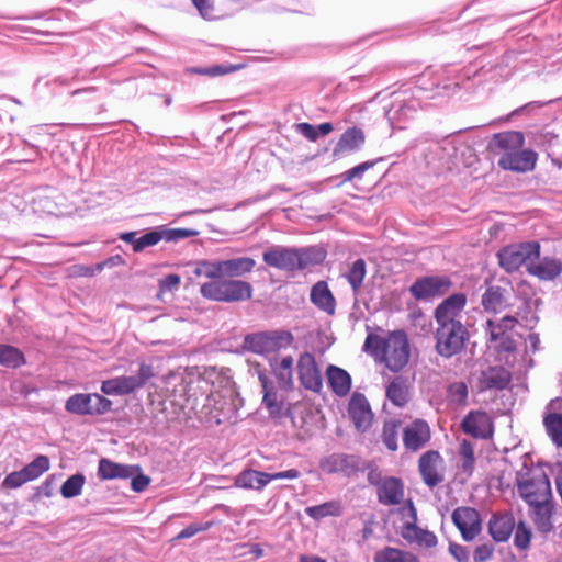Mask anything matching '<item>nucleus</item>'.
Wrapping results in <instances>:
<instances>
[{
  "instance_id": "obj_1",
  "label": "nucleus",
  "mask_w": 562,
  "mask_h": 562,
  "mask_svg": "<svg viewBox=\"0 0 562 562\" xmlns=\"http://www.w3.org/2000/svg\"><path fill=\"white\" fill-rule=\"evenodd\" d=\"M467 304L464 293H453L435 310L437 324L435 331L436 352L446 359L459 355L465 348L469 331L462 323V312Z\"/></svg>"
},
{
  "instance_id": "obj_2",
  "label": "nucleus",
  "mask_w": 562,
  "mask_h": 562,
  "mask_svg": "<svg viewBox=\"0 0 562 562\" xmlns=\"http://www.w3.org/2000/svg\"><path fill=\"white\" fill-rule=\"evenodd\" d=\"M200 293L207 300L232 303L249 300L252 295V286L244 280L220 278L203 283Z\"/></svg>"
},
{
  "instance_id": "obj_3",
  "label": "nucleus",
  "mask_w": 562,
  "mask_h": 562,
  "mask_svg": "<svg viewBox=\"0 0 562 562\" xmlns=\"http://www.w3.org/2000/svg\"><path fill=\"white\" fill-rule=\"evenodd\" d=\"M516 485L519 496L529 505L552 499L551 483L547 474L539 469L517 472Z\"/></svg>"
},
{
  "instance_id": "obj_4",
  "label": "nucleus",
  "mask_w": 562,
  "mask_h": 562,
  "mask_svg": "<svg viewBox=\"0 0 562 562\" xmlns=\"http://www.w3.org/2000/svg\"><path fill=\"white\" fill-rule=\"evenodd\" d=\"M293 335L288 330H271L246 335L244 348L255 353H271L290 347Z\"/></svg>"
},
{
  "instance_id": "obj_5",
  "label": "nucleus",
  "mask_w": 562,
  "mask_h": 562,
  "mask_svg": "<svg viewBox=\"0 0 562 562\" xmlns=\"http://www.w3.org/2000/svg\"><path fill=\"white\" fill-rule=\"evenodd\" d=\"M499 265L508 272L518 270L526 266L528 270L529 262L538 259L540 256V245L537 241L509 245L498 251Z\"/></svg>"
},
{
  "instance_id": "obj_6",
  "label": "nucleus",
  "mask_w": 562,
  "mask_h": 562,
  "mask_svg": "<svg viewBox=\"0 0 562 562\" xmlns=\"http://www.w3.org/2000/svg\"><path fill=\"white\" fill-rule=\"evenodd\" d=\"M409 355L408 339L403 330L394 331L386 337L382 358L391 371H401L408 363Z\"/></svg>"
},
{
  "instance_id": "obj_7",
  "label": "nucleus",
  "mask_w": 562,
  "mask_h": 562,
  "mask_svg": "<svg viewBox=\"0 0 562 562\" xmlns=\"http://www.w3.org/2000/svg\"><path fill=\"white\" fill-rule=\"evenodd\" d=\"M198 235L199 232L191 228H168L167 226H158L138 237L137 244L135 245V252H140L147 247L155 246L160 240L177 243Z\"/></svg>"
},
{
  "instance_id": "obj_8",
  "label": "nucleus",
  "mask_w": 562,
  "mask_h": 562,
  "mask_svg": "<svg viewBox=\"0 0 562 562\" xmlns=\"http://www.w3.org/2000/svg\"><path fill=\"white\" fill-rule=\"evenodd\" d=\"M452 283L448 277L429 276L417 279L409 288L411 294L418 301L441 296L449 291Z\"/></svg>"
},
{
  "instance_id": "obj_9",
  "label": "nucleus",
  "mask_w": 562,
  "mask_h": 562,
  "mask_svg": "<svg viewBox=\"0 0 562 562\" xmlns=\"http://www.w3.org/2000/svg\"><path fill=\"white\" fill-rule=\"evenodd\" d=\"M452 521L465 541H472L482 530L480 513L472 507H457L451 515Z\"/></svg>"
},
{
  "instance_id": "obj_10",
  "label": "nucleus",
  "mask_w": 562,
  "mask_h": 562,
  "mask_svg": "<svg viewBox=\"0 0 562 562\" xmlns=\"http://www.w3.org/2000/svg\"><path fill=\"white\" fill-rule=\"evenodd\" d=\"M297 374L302 386L308 391L319 393L323 387V378L315 357L303 352L297 360Z\"/></svg>"
},
{
  "instance_id": "obj_11",
  "label": "nucleus",
  "mask_w": 562,
  "mask_h": 562,
  "mask_svg": "<svg viewBox=\"0 0 562 562\" xmlns=\"http://www.w3.org/2000/svg\"><path fill=\"white\" fill-rule=\"evenodd\" d=\"M429 425L423 419H415L402 429L403 446L408 452H417L430 440Z\"/></svg>"
},
{
  "instance_id": "obj_12",
  "label": "nucleus",
  "mask_w": 562,
  "mask_h": 562,
  "mask_svg": "<svg viewBox=\"0 0 562 562\" xmlns=\"http://www.w3.org/2000/svg\"><path fill=\"white\" fill-rule=\"evenodd\" d=\"M319 469L328 474L342 473L350 476L359 471V458L355 454L331 453L319 460Z\"/></svg>"
},
{
  "instance_id": "obj_13",
  "label": "nucleus",
  "mask_w": 562,
  "mask_h": 562,
  "mask_svg": "<svg viewBox=\"0 0 562 562\" xmlns=\"http://www.w3.org/2000/svg\"><path fill=\"white\" fill-rule=\"evenodd\" d=\"M442 458L438 451L429 450L423 453L418 460V471L423 482L434 488L443 482V474L439 471Z\"/></svg>"
},
{
  "instance_id": "obj_14",
  "label": "nucleus",
  "mask_w": 562,
  "mask_h": 562,
  "mask_svg": "<svg viewBox=\"0 0 562 562\" xmlns=\"http://www.w3.org/2000/svg\"><path fill=\"white\" fill-rule=\"evenodd\" d=\"M349 416L360 432L367 431L373 422V413L369 401L361 393H353L348 405Z\"/></svg>"
},
{
  "instance_id": "obj_15",
  "label": "nucleus",
  "mask_w": 562,
  "mask_h": 562,
  "mask_svg": "<svg viewBox=\"0 0 562 562\" xmlns=\"http://www.w3.org/2000/svg\"><path fill=\"white\" fill-rule=\"evenodd\" d=\"M408 510L412 521H406L403 527L401 535L411 543H417L419 547L432 548L437 544V537L434 532L420 529L416 526L417 514L413 503L408 502Z\"/></svg>"
},
{
  "instance_id": "obj_16",
  "label": "nucleus",
  "mask_w": 562,
  "mask_h": 562,
  "mask_svg": "<svg viewBox=\"0 0 562 562\" xmlns=\"http://www.w3.org/2000/svg\"><path fill=\"white\" fill-rule=\"evenodd\" d=\"M537 154L530 149L504 153L498 159V166L504 170L527 172L535 168Z\"/></svg>"
},
{
  "instance_id": "obj_17",
  "label": "nucleus",
  "mask_w": 562,
  "mask_h": 562,
  "mask_svg": "<svg viewBox=\"0 0 562 562\" xmlns=\"http://www.w3.org/2000/svg\"><path fill=\"white\" fill-rule=\"evenodd\" d=\"M463 432L474 438L487 439L493 435V423L490 415L482 411L470 412L462 420Z\"/></svg>"
},
{
  "instance_id": "obj_18",
  "label": "nucleus",
  "mask_w": 562,
  "mask_h": 562,
  "mask_svg": "<svg viewBox=\"0 0 562 562\" xmlns=\"http://www.w3.org/2000/svg\"><path fill=\"white\" fill-rule=\"evenodd\" d=\"M422 108L420 102L415 98L395 101L385 112V116L393 126L403 128L402 124L413 119Z\"/></svg>"
},
{
  "instance_id": "obj_19",
  "label": "nucleus",
  "mask_w": 562,
  "mask_h": 562,
  "mask_svg": "<svg viewBox=\"0 0 562 562\" xmlns=\"http://www.w3.org/2000/svg\"><path fill=\"white\" fill-rule=\"evenodd\" d=\"M543 425L551 440L562 447V398H555L547 406Z\"/></svg>"
},
{
  "instance_id": "obj_20",
  "label": "nucleus",
  "mask_w": 562,
  "mask_h": 562,
  "mask_svg": "<svg viewBox=\"0 0 562 562\" xmlns=\"http://www.w3.org/2000/svg\"><path fill=\"white\" fill-rule=\"evenodd\" d=\"M528 273L542 281H552L562 273V261L554 257L539 256L529 262Z\"/></svg>"
},
{
  "instance_id": "obj_21",
  "label": "nucleus",
  "mask_w": 562,
  "mask_h": 562,
  "mask_svg": "<svg viewBox=\"0 0 562 562\" xmlns=\"http://www.w3.org/2000/svg\"><path fill=\"white\" fill-rule=\"evenodd\" d=\"M295 248L274 246L262 255L263 261L273 268L286 271L295 270Z\"/></svg>"
},
{
  "instance_id": "obj_22",
  "label": "nucleus",
  "mask_w": 562,
  "mask_h": 562,
  "mask_svg": "<svg viewBox=\"0 0 562 562\" xmlns=\"http://www.w3.org/2000/svg\"><path fill=\"white\" fill-rule=\"evenodd\" d=\"M258 379L262 386L263 397L262 404L268 409L269 415L272 418H280L283 416L284 401L281 397L274 385L269 381L268 376L263 372L258 373Z\"/></svg>"
},
{
  "instance_id": "obj_23",
  "label": "nucleus",
  "mask_w": 562,
  "mask_h": 562,
  "mask_svg": "<svg viewBox=\"0 0 562 562\" xmlns=\"http://www.w3.org/2000/svg\"><path fill=\"white\" fill-rule=\"evenodd\" d=\"M364 133L359 127L347 128L338 139L336 146L333 149L335 157H344L345 155L359 150L364 144Z\"/></svg>"
},
{
  "instance_id": "obj_24",
  "label": "nucleus",
  "mask_w": 562,
  "mask_h": 562,
  "mask_svg": "<svg viewBox=\"0 0 562 562\" xmlns=\"http://www.w3.org/2000/svg\"><path fill=\"white\" fill-rule=\"evenodd\" d=\"M515 518L510 513L493 514L488 522V532L496 542H505L515 529Z\"/></svg>"
},
{
  "instance_id": "obj_25",
  "label": "nucleus",
  "mask_w": 562,
  "mask_h": 562,
  "mask_svg": "<svg viewBox=\"0 0 562 562\" xmlns=\"http://www.w3.org/2000/svg\"><path fill=\"white\" fill-rule=\"evenodd\" d=\"M404 497V487L400 479L386 477L378 486V499L383 505H398Z\"/></svg>"
},
{
  "instance_id": "obj_26",
  "label": "nucleus",
  "mask_w": 562,
  "mask_h": 562,
  "mask_svg": "<svg viewBox=\"0 0 562 562\" xmlns=\"http://www.w3.org/2000/svg\"><path fill=\"white\" fill-rule=\"evenodd\" d=\"M140 470L138 465H127L102 458L98 465V475L102 480L130 479Z\"/></svg>"
},
{
  "instance_id": "obj_27",
  "label": "nucleus",
  "mask_w": 562,
  "mask_h": 562,
  "mask_svg": "<svg viewBox=\"0 0 562 562\" xmlns=\"http://www.w3.org/2000/svg\"><path fill=\"white\" fill-rule=\"evenodd\" d=\"M256 266V261L250 257H237L226 260H220L221 278H241L250 273Z\"/></svg>"
},
{
  "instance_id": "obj_28",
  "label": "nucleus",
  "mask_w": 562,
  "mask_h": 562,
  "mask_svg": "<svg viewBox=\"0 0 562 562\" xmlns=\"http://www.w3.org/2000/svg\"><path fill=\"white\" fill-rule=\"evenodd\" d=\"M530 516L537 527V529L547 533L551 531L552 525V513H553V503L552 499H547L543 502H538L533 505H529Z\"/></svg>"
},
{
  "instance_id": "obj_29",
  "label": "nucleus",
  "mask_w": 562,
  "mask_h": 562,
  "mask_svg": "<svg viewBox=\"0 0 562 562\" xmlns=\"http://www.w3.org/2000/svg\"><path fill=\"white\" fill-rule=\"evenodd\" d=\"M311 302L328 315H333L336 308V301L325 281L316 282L310 294Z\"/></svg>"
},
{
  "instance_id": "obj_30",
  "label": "nucleus",
  "mask_w": 562,
  "mask_h": 562,
  "mask_svg": "<svg viewBox=\"0 0 562 562\" xmlns=\"http://www.w3.org/2000/svg\"><path fill=\"white\" fill-rule=\"evenodd\" d=\"M509 379V373L503 367H490L482 371L479 383L482 390H503Z\"/></svg>"
},
{
  "instance_id": "obj_31",
  "label": "nucleus",
  "mask_w": 562,
  "mask_h": 562,
  "mask_svg": "<svg viewBox=\"0 0 562 562\" xmlns=\"http://www.w3.org/2000/svg\"><path fill=\"white\" fill-rule=\"evenodd\" d=\"M295 270H304L319 265L326 258V251L318 246L295 248Z\"/></svg>"
},
{
  "instance_id": "obj_32",
  "label": "nucleus",
  "mask_w": 562,
  "mask_h": 562,
  "mask_svg": "<svg viewBox=\"0 0 562 562\" xmlns=\"http://www.w3.org/2000/svg\"><path fill=\"white\" fill-rule=\"evenodd\" d=\"M327 380L331 391L338 396H345L351 389V376L349 373L336 366H328Z\"/></svg>"
},
{
  "instance_id": "obj_33",
  "label": "nucleus",
  "mask_w": 562,
  "mask_h": 562,
  "mask_svg": "<svg viewBox=\"0 0 562 562\" xmlns=\"http://www.w3.org/2000/svg\"><path fill=\"white\" fill-rule=\"evenodd\" d=\"M506 290L501 286H488L482 295V306L488 313H501L507 305Z\"/></svg>"
},
{
  "instance_id": "obj_34",
  "label": "nucleus",
  "mask_w": 562,
  "mask_h": 562,
  "mask_svg": "<svg viewBox=\"0 0 562 562\" xmlns=\"http://www.w3.org/2000/svg\"><path fill=\"white\" fill-rule=\"evenodd\" d=\"M57 191L52 188L38 190L32 200L33 210L40 214H55L58 211L55 198Z\"/></svg>"
},
{
  "instance_id": "obj_35",
  "label": "nucleus",
  "mask_w": 562,
  "mask_h": 562,
  "mask_svg": "<svg viewBox=\"0 0 562 562\" xmlns=\"http://www.w3.org/2000/svg\"><path fill=\"white\" fill-rule=\"evenodd\" d=\"M270 482L269 473L248 469L235 479V485L241 488L261 490Z\"/></svg>"
},
{
  "instance_id": "obj_36",
  "label": "nucleus",
  "mask_w": 562,
  "mask_h": 562,
  "mask_svg": "<svg viewBox=\"0 0 562 562\" xmlns=\"http://www.w3.org/2000/svg\"><path fill=\"white\" fill-rule=\"evenodd\" d=\"M137 390L131 375H121L102 382L101 391L106 395H127Z\"/></svg>"
},
{
  "instance_id": "obj_37",
  "label": "nucleus",
  "mask_w": 562,
  "mask_h": 562,
  "mask_svg": "<svg viewBox=\"0 0 562 562\" xmlns=\"http://www.w3.org/2000/svg\"><path fill=\"white\" fill-rule=\"evenodd\" d=\"M374 562H420L419 558L411 551L394 547H384L375 552Z\"/></svg>"
},
{
  "instance_id": "obj_38",
  "label": "nucleus",
  "mask_w": 562,
  "mask_h": 562,
  "mask_svg": "<svg viewBox=\"0 0 562 562\" xmlns=\"http://www.w3.org/2000/svg\"><path fill=\"white\" fill-rule=\"evenodd\" d=\"M272 370L282 390L293 389V358L291 356L283 357L280 362L272 364Z\"/></svg>"
},
{
  "instance_id": "obj_39",
  "label": "nucleus",
  "mask_w": 562,
  "mask_h": 562,
  "mask_svg": "<svg viewBox=\"0 0 562 562\" xmlns=\"http://www.w3.org/2000/svg\"><path fill=\"white\" fill-rule=\"evenodd\" d=\"M386 398L395 406L403 407L409 400V391L406 381L402 376H396L385 391Z\"/></svg>"
},
{
  "instance_id": "obj_40",
  "label": "nucleus",
  "mask_w": 562,
  "mask_h": 562,
  "mask_svg": "<svg viewBox=\"0 0 562 562\" xmlns=\"http://www.w3.org/2000/svg\"><path fill=\"white\" fill-rule=\"evenodd\" d=\"M495 146L504 153L516 151L524 146L525 137L521 132L510 131L494 135Z\"/></svg>"
},
{
  "instance_id": "obj_41",
  "label": "nucleus",
  "mask_w": 562,
  "mask_h": 562,
  "mask_svg": "<svg viewBox=\"0 0 562 562\" xmlns=\"http://www.w3.org/2000/svg\"><path fill=\"white\" fill-rule=\"evenodd\" d=\"M402 422L400 419L385 420L382 428L381 439L390 451L398 449V437L402 434Z\"/></svg>"
},
{
  "instance_id": "obj_42",
  "label": "nucleus",
  "mask_w": 562,
  "mask_h": 562,
  "mask_svg": "<svg viewBox=\"0 0 562 562\" xmlns=\"http://www.w3.org/2000/svg\"><path fill=\"white\" fill-rule=\"evenodd\" d=\"M366 274L367 265L363 259H357L353 261L346 273V279L348 280L355 295H358L360 292Z\"/></svg>"
},
{
  "instance_id": "obj_43",
  "label": "nucleus",
  "mask_w": 562,
  "mask_h": 562,
  "mask_svg": "<svg viewBox=\"0 0 562 562\" xmlns=\"http://www.w3.org/2000/svg\"><path fill=\"white\" fill-rule=\"evenodd\" d=\"M304 512L308 517L315 520H321L326 517L340 516L341 507L338 502L331 501L316 506H308Z\"/></svg>"
},
{
  "instance_id": "obj_44",
  "label": "nucleus",
  "mask_w": 562,
  "mask_h": 562,
  "mask_svg": "<svg viewBox=\"0 0 562 562\" xmlns=\"http://www.w3.org/2000/svg\"><path fill=\"white\" fill-rule=\"evenodd\" d=\"M65 409L76 415H91L90 394L77 393L71 395L65 404Z\"/></svg>"
},
{
  "instance_id": "obj_45",
  "label": "nucleus",
  "mask_w": 562,
  "mask_h": 562,
  "mask_svg": "<svg viewBox=\"0 0 562 562\" xmlns=\"http://www.w3.org/2000/svg\"><path fill=\"white\" fill-rule=\"evenodd\" d=\"M333 124L329 122L314 126L310 123H299L295 131L311 142H316L319 136L328 135L333 131Z\"/></svg>"
},
{
  "instance_id": "obj_46",
  "label": "nucleus",
  "mask_w": 562,
  "mask_h": 562,
  "mask_svg": "<svg viewBox=\"0 0 562 562\" xmlns=\"http://www.w3.org/2000/svg\"><path fill=\"white\" fill-rule=\"evenodd\" d=\"M191 273L196 277H205L211 279V281L217 280L221 278V267L220 260L217 261H209V260H200L192 263Z\"/></svg>"
},
{
  "instance_id": "obj_47",
  "label": "nucleus",
  "mask_w": 562,
  "mask_h": 562,
  "mask_svg": "<svg viewBox=\"0 0 562 562\" xmlns=\"http://www.w3.org/2000/svg\"><path fill=\"white\" fill-rule=\"evenodd\" d=\"M24 362V356L18 348L0 345V364L8 368H19Z\"/></svg>"
},
{
  "instance_id": "obj_48",
  "label": "nucleus",
  "mask_w": 562,
  "mask_h": 562,
  "mask_svg": "<svg viewBox=\"0 0 562 562\" xmlns=\"http://www.w3.org/2000/svg\"><path fill=\"white\" fill-rule=\"evenodd\" d=\"M50 465L49 459L46 456H37L31 463L23 468L24 474L29 481L36 480L44 472L48 471Z\"/></svg>"
},
{
  "instance_id": "obj_49",
  "label": "nucleus",
  "mask_w": 562,
  "mask_h": 562,
  "mask_svg": "<svg viewBox=\"0 0 562 562\" xmlns=\"http://www.w3.org/2000/svg\"><path fill=\"white\" fill-rule=\"evenodd\" d=\"M85 476L80 473L74 474L68 477L61 485L60 493L65 498H72L81 494Z\"/></svg>"
},
{
  "instance_id": "obj_50",
  "label": "nucleus",
  "mask_w": 562,
  "mask_h": 562,
  "mask_svg": "<svg viewBox=\"0 0 562 562\" xmlns=\"http://www.w3.org/2000/svg\"><path fill=\"white\" fill-rule=\"evenodd\" d=\"M530 540H531L530 527L526 522L519 521L515 526L514 544L520 550H526L530 544Z\"/></svg>"
},
{
  "instance_id": "obj_51",
  "label": "nucleus",
  "mask_w": 562,
  "mask_h": 562,
  "mask_svg": "<svg viewBox=\"0 0 562 562\" xmlns=\"http://www.w3.org/2000/svg\"><path fill=\"white\" fill-rule=\"evenodd\" d=\"M448 398L451 403L463 405L468 398V386L464 382H454L448 386Z\"/></svg>"
},
{
  "instance_id": "obj_52",
  "label": "nucleus",
  "mask_w": 562,
  "mask_h": 562,
  "mask_svg": "<svg viewBox=\"0 0 562 562\" xmlns=\"http://www.w3.org/2000/svg\"><path fill=\"white\" fill-rule=\"evenodd\" d=\"M490 348L495 349L498 353L512 352L516 348L515 340L509 333L498 336L497 338H488Z\"/></svg>"
},
{
  "instance_id": "obj_53",
  "label": "nucleus",
  "mask_w": 562,
  "mask_h": 562,
  "mask_svg": "<svg viewBox=\"0 0 562 562\" xmlns=\"http://www.w3.org/2000/svg\"><path fill=\"white\" fill-rule=\"evenodd\" d=\"M91 415H103L111 409L112 402L97 393H91Z\"/></svg>"
},
{
  "instance_id": "obj_54",
  "label": "nucleus",
  "mask_w": 562,
  "mask_h": 562,
  "mask_svg": "<svg viewBox=\"0 0 562 562\" xmlns=\"http://www.w3.org/2000/svg\"><path fill=\"white\" fill-rule=\"evenodd\" d=\"M385 345L386 338H382L378 335L370 334L366 338L364 350L367 352H371L374 356L383 355Z\"/></svg>"
},
{
  "instance_id": "obj_55",
  "label": "nucleus",
  "mask_w": 562,
  "mask_h": 562,
  "mask_svg": "<svg viewBox=\"0 0 562 562\" xmlns=\"http://www.w3.org/2000/svg\"><path fill=\"white\" fill-rule=\"evenodd\" d=\"M238 68H239V66H233V65H215V66H211V67L199 68L195 70V72H198L200 75L210 76V77H217V76L233 72V71L237 70Z\"/></svg>"
},
{
  "instance_id": "obj_56",
  "label": "nucleus",
  "mask_w": 562,
  "mask_h": 562,
  "mask_svg": "<svg viewBox=\"0 0 562 562\" xmlns=\"http://www.w3.org/2000/svg\"><path fill=\"white\" fill-rule=\"evenodd\" d=\"M26 482H30V481L27 480L26 475L24 474L23 469H21L20 471H14V472H11L10 474H8L2 482V487L18 488V487L22 486L23 484H25Z\"/></svg>"
},
{
  "instance_id": "obj_57",
  "label": "nucleus",
  "mask_w": 562,
  "mask_h": 562,
  "mask_svg": "<svg viewBox=\"0 0 562 562\" xmlns=\"http://www.w3.org/2000/svg\"><path fill=\"white\" fill-rule=\"evenodd\" d=\"M154 375V369L150 364L140 363L136 375H131L135 380V387L140 389Z\"/></svg>"
},
{
  "instance_id": "obj_58",
  "label": "nucleus",
  "mask_w": 562,
  "mask_h": 562,
  "mask_svg": "<svg viewBox=\"0 0 562 562\" xmlns=\"http://www.w3.org/2000/svg\"><path fill=\"white\" fill-rule=\"evenodd\" d=\"M374 161H364V162H361L359 165H357L356 167L347 170L345 173H344V179L345 181H351L353 179H361L363 173L369 170L370 168H372L374 166Z\"/></svg>"
},
{
  "instance_id": "obj_59",
  "label": "nucleus",
  "mask_w": 562,
  "mask_h": 562,
  "mask_svg": "<svg viewBox=\"0 0 562 562\" xmlns=\"http://www.w3.org/2000/svg\"><path fill=\"white\" fill-rule=\"evenodd\" d=\"M213 522L207 521L204 524H192L182 529L177 536L178 539H188L195 536L200 531L209 530L212 527Z\"/></svg>"
},
{
  "instance_id": "obj_60",
  "label": "nucleus",
  "mask_w": 562,
  "mask_h": 562,
  "mask_svg": "<svg viewBox=\"0 0 562 562\" xmlns=\"http://www.w3.org/2000/svg\"><path fill=\"white\" fill-rule=\"evenodd\" d=\"M494 552V546L492 543H483L475 548L473 553L474 562L487 561Z\"/></svg>"
},
{
  "instance_id": "obj_61",
  "label": "nucleus",
  "mask_w": 562,
  "mask_h": 562,
  "mask_svg": "<svg viewBox=\"0 0 562 562\" xmlns=\"http://www.w3.org/2000/svg\"><path fill=\"white\" fill-rule=\"evenodd\" d=\"M194 7L204 19H212L214 11V0H192Z\"/></svg>"
},
{
  "instance_id": "obj_62",
  "label": "nucleus",
  "mask_w": 562,
  "mask_h": 562,
  "mask_svg": "<svg viewBox=\"0 0 562 562\" xmlns=\"http://www.w3.org/2000/svg\"><path fill=\"white\" fill-rule=\"evenodd\" d=\"M132 479L131 486L134 492H143L150 483L148 476L140 473V470L135 473Z\"/></svg>"
},
{
  "instance_id": "obj_63",
  "label": "nucleus",
  "mask_w": 562,
  "mask_h": 562,
  "mask_svg": "<svg viewBox=\"0 0 562 562\" xmlns=\"http://www.w3.org/2000/svg\"><path fill=\"white\" fill-rule=\"evenodd\" d=\"M300 476V471L296 469H289L286 471L269 473L270 482L273 480H294Z\"/></svg>"
},
{
  "instance_id": "obj_64",
  "label": "nucleus",
  "mask_w": 562,
  "mask_h": 562,
  "mask_svg": "<svg viewBox=\"0 0 562 562\" xmlns=\"http://www.w3.org/2000/svg\"><path fill=\"white\" fill-rule=\"evenodd\" d=\"M449 550L458 562L469 561V551L467 550V548L460 544H451Z\"/></svg>"
}]
</instances>
